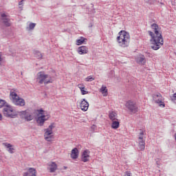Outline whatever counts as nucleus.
<instances>
[{"label":"nucleus","mask_w":176,"mask_h":176,"mask_svg":"<svg viewBox=\"0 0 176 176\" xmlns=\"http://www.w3.org/2000/svg\"><path fill=\"white\" fill-rule=\"evenodd\" d=\"M151 29L154 33L148 31V34L151 36L150 40L151 47L153 50H159L164 43L163 36H162V28L156 23H153L151 25Z\"/></svg>","instance_id":"obj_1"},{"label":"nucleus","mask_w":176,"mask_h":176,"mask_svg":"<svg viewBox=\"0 0 176 176\" xmlns=\"http://www.w3.org/2000/svg\"><path fill=\"white\" fill-rule=\"evenodd\" d=\"M117 42L121 47H128L130 45V34L124 30H121L118 33Z\"/></svg>","instance_id":"obj_2"},{"label":"nucleus","mask_w":176,"mask_h":176,"mask_svg":"<svg viewBox=\"0 0 176 176\" xmlns=\"http://www.w3.org/2000/svg\"><path fill=\"white\" fill-rule=\"evenodd\" d=\"M36 82L38 85H49V83L53 82V78L49 74H45L44 72H39L37 74Z\"/></svg>","instance_id":"obj_3"},{"label":"nucleus","mask_w":176,"mask_h":176,"mask_svg":"<svg viewBox=\"0 0 176 176\" xmlns=\"http://www.w3.org/2000/svg\"><path fill=\"white\" fill-rule=\"evenodd\" d=\"M37 112L36 123L38 126H43L45 122L50 119V114L45 112L43 109L38 110Z\"/></svg>","instance_id":"obj_4"},{"label":"nucleus","mask_w":176,"mask_h":176,"mask_svg":"<svg viewBox=\"0 0 176 176\" xmlns=\"http://www.w3.org/2000/svg\"><path fill=\"white\" fill-rule=\"evenodd\" d=\"M10 96L14 105H18L19 107H24V105H25V100L19 97V95H17L14 91H10Z\"/></svg>","instance_id":"obj_5"},{"label":"nucleus","mask_w":176,"mask_h":176,"mask_svg":"<svg viewBox=\"0 0 176 176\" xmlns=\"http://www.w3.org/2000/svg\"><path fill=\"white\" fill-rule=\"evenodd\" d=\"M54 129V123H52L47 129H44V138L45 141L50 142L53 140V129Z\"/></svg>","instance_id":"obj_6"},{"label":"nucleus","mask_w":176,"mask_h":176,"mask_svg":"<svg viewBox=\"0 0 176 176\" xmlns=\"http://www.w3.org/2000/svg\"><path fill=\"white\" fill-rule=\"evenodd\" d=\"M18 115L25 122H31V120H34V116H32V113H30V110L19 111L18 112Z\"/></svg>","instance_id":"obj_7"},{"label":"nucleus","mask_w":176,"mask_h":176,"mask_svg":"<svg viewBox=\"0 0 176 176\" xmlns=\"http://www.w3.org/2000/svg\"><path fill=\"white\" fill-rule=\"evenodd\" d=\"M125 107L131 112V113H137L138 112V106L137 102L133 100H128L125 103Z\"/></svg>","instance_id":"obj_8"},{"label":"nucleus","mask_w":176,"mask_h":176,"mask_svg":"<svg viewBox=\"0 0 176 176\" xmlns=\"http://www.w3.org/2000/svg\"><path fill=\"white\" fill-rule=\"evenodd\" d=\"M3 113L4 116H6V118H14L17 115L16 114V111H14V109H13V107L9 105L6 106L3 109Z\"/></svg>","instance_id":"obj_9"},{"label":"nucleus","mask_w":176,"mask_h":176,"mask_svg":"<svg viewBox=\"0 0 176 176\" xmlns=\"http://www.w3.org/2000/svg\"><path fill=\"white\" fill-rule=\"evenodd\" d=\"M153 100L155 104H159V106L162 108H164L166 104L163 102V96L160 93H156L153 95Z\"/></svg>","instance_id":"obj_10"},{"label":"nucleus","mask_w":176,"mask_h":176,"mask_svg":"<svg viewBox=\"0 0 176 176\" xmlns=\"http://www.w3.org/2000/svg\"><path fill=\"white\" fill-rule=\"evenodd\" d=\"M139 149L140 151L145 150V141L144 140V131H141L139 135Z\"/></svg>","instance_id":"obj_11"},{"label":"nucleus","mask_w":176,"mask_h":176,"mask_svg":"<svg viewBox=\"0 0 176 176\" xmlns=\"http://www.w3.org/2000/svg\"><path fill=\"white\" fill-rule=\"evenodd\" d=\"M81 160L86 163L90 160V151L86 149L81 154Z\"/></svg>","instance_id":"obj_12"},{"label":"nucleus","mask_w":176,"mask_h":176,"mask_svg":"<svg viewBox=\"0 0 176 176\" xmlns=\"http://www.w3.org/2000/svg\"><path fill=\"white\" fill-rule=\"evenodd\" d=\"M47 170L50 173H56L57 171L58 166L57 164L54 162H51L47 164Z\"/></svg>","instance_id":"obj_13"},{"label":"nucleus","mask_w":176,"mask_h":176,"mask_svg":"<svg viewBox=\"0 0 176 176\" xmlns=\"http://www.w3.org/2000/svg\"><path fill=\"white\" fill-rule=\"evenodd\" d=\"M80 107L82 111L86 112L89 109V102L85 99H82L79 102Z\"/></svg>","instance_id":"obj_14"},{"label":"nucleus","mask_w":176,"mask_h":176,"mask_svg":"<svg viewBox=\"0 0 176 176\" xmlns=\"http://www.w3.org/2000/svg\"><path fill=\"white\" fill-rule=\"evenodd\" d=\"M70 156L73 160H75L79 157V150L78 148H74L72 150Z\"/></svg>","instance_id":"obj_15"},{"label":"nucleus","mask_w":176,"mask_h":176,"mask_svg":"<svg viewBox=\"0 0 176 176\" xmlns=\"http://www.w3.org/2000/svg\"><path fill=\"white\" fill-rule=\"evenodd\" d=\"M78 54H87L89 53V49L87 47L82 45L78 48Z\"/></svg>","instance_id":"obj_16"},{"label":"nucleus","mask_w":176,"mask_h":176,"mask_svg":"<svg viewBox=\"0 0 176 176\" xmlns=\"http://www.w3.org/2000/svg\"><path fill=\"white\" fill-rule=\"evenodd\" d=\"M136 63L138 64H140V65H144L145 63H146V60H145V56L144 55H139L136 58Z\"/></svg>","instance_id":"obj_17"},{"label":"nucleus","mask_w":176,"mask_h":176,"mask_svg":"<svg viewBox=\"0 0 176 176\" xmlns=\"http://www.w3.org/2000/svg\"><path fill=\"white\" fill-rule=\"evenodd\" d=\"M1 17H2V20H3V22L5 24V25H6V27H10L9 19L8 18V16H6V13L1 14Z\"/></svg>","instance_id":"obj_18"},{"label":"nucleus","mask_w":176,"mask_h":176,"mask_svg":"<svg viewBox=\"0 0 176 176\" xmlns=\"http://www.w3.org/2000/svg\"><path fill=\"white\" fill-rule=\"evenodd\" d=\"M23 176H36V170L34 168H30L29 173H25Z\"/></svg>","instance_id":"obj_19"},{"label":"nucleus","mask_w":176,"mask_h":176,"mask_svg":"<svg viewBox=\"0 0 176 176\" xmlns=\"http://www.w3.org/2000/svg\"><path fill=\"white\" fill-rule=\"evenodd\" d=\"M109 117L111 122L118 120V113L113 111L109 112Z\"/></svg>","instance_id":"obj_20"},{"label":"nucleus","mask_w":176,"mask_h":176,"mask_svg":"<svg viewBox=\"0 0 176 176\" xmlns=\"http://www.w3.org/2000/svg\"><path fill=\"white\" fill-rule=\"evenodd\" d=\"M120 125V124L118 120L112 121L111 129H114V130H116V129H118V128L119 127Z\"/></svg>","instance_id":"obj_21"},{"label":"nucleus","mask_w":176,"mask_h":176,"mask_svg":"<svg viewBox=\"0 0 176 176\" xmlns=\"http://www.w3.org/2000/svg\"><path fill=\"white\" fill-rule=\"evenodd\" d=\"M5 146L8 148L9 153H14V148H13V146L9 143H5Z\"/></svg>","instance_id":"obj_22"},{"label":"nucleus","mask_w":176,"mask_h":176,"mask_svg":"<svg viewBox=\"0 0 176 176\" xmlns=\"http://www.w3.org/2000/svg\"><path fill=\"white\" fill-rule=\"evenodd\" d=\"M100 93L104 96V97H107L108 96V89H107V87L102 86V87L100 89Z\"/></svg>","instance_id":"obj_23"},{"label":"nucleus","mask_w":176,"mask_h":176,"mask_svg":"<svg viewBox=\"0 0 176 176\" xmlns=\"http://www.w3.org/2000/svg\"><path fill=\"white\" fill-rule=\"evenodd\" d=\"M87 39L83 38V37H80L79 39L76 40V45L78 46L82 45V43L85 42V41H86Z\"/></svg>","instance_id":"obj_24"},{"label":"nucleus","mask_w":176,"mask_h":176,"mask_svg":"<svg viewBox=\"0 0 176 176\" xmlns=\"http://www.w3.org/2000/svg\"><path fill=\"white\" fill-rule=\"evenodd\" d=\"M36 25V23H31L29 25V27L27 28V30L28 31H31V30H34L35 28V26Z\"/></svg>","instance_id":"obj_25"},{"label":"nucleus","mask_w":176,"mask_h":176,"mask_svg":"<svg viewBox=\"0 0 176 176\" xmlns=\"http://www.w3.org/2000/svg\"><path fill=\"white\" fill-rule=\"evenodd\" d=\"M80 92L82 96L89 94V91L85 87H84V89H80Z\"/></svg>","instance_id":"obj_26"},{"label":"nucleus","mask_w":176,"mask_h":176,"mask_svg":"<svg viewBox=\"0 0 176 176\" xmlns=\"http://www.w3.org/2000/svg\"><path fill=\"white\" fill-rule=\"evenodd\" d=\"M5 105H6V101L0 99V108H2V107H5Z\"/></svg>","instance_id":"obj_27"},{"label":"nucleus","mask_w":176,"mask_h":176,"mask_svg":"<svg viewBox=\"0 0 176 176\" xmlns=\"http://www.w3.org/2000/svg\"><path fill=\"white\" fill-rule=\"evenodd\" d=\"M86 82H93L94 80V78L91 77V76H89L85 78Z\"/></svg>","instance_id":"obj_28"},{"label":"nucleus","mask_w":176,"mask_h":176,"mask_svg":"<svg viewBox=\"0 0 176 176\" xmlns=\"http://www.w3.org/2000/svg\"><path fill=\"white\" fill-rule=\"evenodd\" d=\"M77 87H78V89H80V90H82V89H85V85H83V84H78V85H77Z\"/></svg>","instance_id":"obj_29"},{"label":"nucleus","mask_w":176,"mask_h":176,"mask_svg":"<svg viewBox=\"0 0 176 176\" xmlns=\"http://www.w3.org/2000/svg\"><path fill=\"white\" fill-rule=\"evenodd\" d=\"M155 1L156 0H146V2H147V3H149L150 5H153V3H155Z\"/></svg>","instance_id":"obj_30"},{"label":"nucleus","mask_w":176,"mask_h":176,"mask_svg":"<svg viewBox=\"0 0 176 176\" xmlns=\"http://www.w3.org/2000/svg\"><path fill=\"white\" fill-rule=\"evenodd\" d=\"M124 176H133V175H132L131 172H130V171H126V172H125Z\"/></svg>","instance_id":"obj_31"},{"label":"nucleus","mask_w":176,"mask_h":176,"mask_svg":"<svg viewBox=\"0 0 176 176\" xmlns=\"http://www.w3.org/2000/svg\"><path fill=\"white\" fill-rule=\"evenodd\" d=\"M172 100H173V101H176V94H173V97H172Z\"/></svg>","instance_id":"obj_32"},{"label":"nucleus","mask_w":176,"mask_h":176,"mask_svg":"<svg viewBox=\"0 0 176 176\" xmlns=\"http://www.w3.org/2000/svg\"><path fill=\"white\" fill-rule=\"evenodd\" d=\"M156 164L158 165V166H160V160H157V161H156Z\"/></svg>","instance_id":"obj_33"},{"label":"nucleus","mask_w":176,"mask_h":176,"mask_svg":"<svg viewBox=\"0 0 176 176\" xmlns=\"http://www.w3.org/2000/svg\"><path fill=\"white\" fill-rule=\"evenodd\" d=\"M2 61H3L2 56H1L0 55V65L2 64Z\"/></svg>","instance_id":"obj_34"},{"label":"nucleus","mask_w":176,"mask_h":176,"mask_svg":"<svg viewBox=\"0 0 176 176\" xmlns=\"http://www.w3.org/2000/svg\"><path fill=\"white\" fill-rule=\"evenodd\" d=\"M19 6H20V5H23V0L21 1L19 3Z\"/></svg>","instance_id":"obj_35"},{"label":"nucleus","mask_w":176,"mask_h":176,"mask_svg":"<svg viewBox=\"0 0 176 176\" xmlns=\"http://www.w3.org/2000/svg\"><path fill=\"white\" fill-rule=\"evenodd\" d=\"M0 120H2V114L0 113Z\"/></svg>","instance_id":"obj_36"},{"label":"nucleus","mask_w":176,"mask_h":176,"mask_svg":"<svg viewBox=\"0 0 176 176\" xmlns=\"http://www.w3.org/2000/svg\"><path fill=\"white\" fill-rule=\"evenodd\" d=\"M63 168H64V170H67L68 168V167L64 166Z\"/></svg>","instance_id":"obj_37"}]
</instances>
